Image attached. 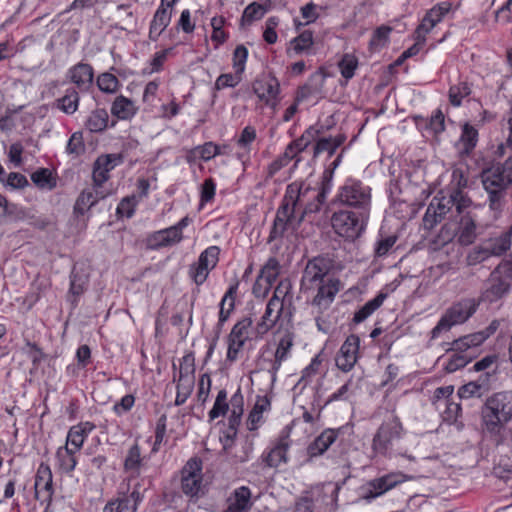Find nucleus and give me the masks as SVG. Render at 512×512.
Segmentation results:
<instances>
[{
	"mask_svg": "<svg viewBox=\"0 0 512 512\" xmlns=\"http://www.w3.org/2000/svg\"><path fill=\"white\" fill-rule=\"evenodd\" d=\"M247 57V48L244 45H238L233 52V68L237 74H242L244 72Z\"/></svg>",
	"mask_w": 512,
	"mask_h": 512,
	"instance_id": "61",
	"label": "nucleus"
},
{
	"mask_svg": "<svg viewBox=\"0 0 512 512\" xmlns=\"http://www.w3.org/2000/svg\"><path fill=\"white\" fill-rule=\"evenodd\" d=\"M95 428V424L89 421L72 426L67 434L66 445L70 444L73 450L80 451L86 438Z\"/></svg>",
	"mask_w": 512,
	"mask_h": 512,
	"instance_id": "25",
	"label": "nucleus"
},
{
	"mask_svg": "<svg viewBox=\"0 0 512 512\" xmlns=\"http://www.w3.org/2000/svg\"><path fill=\"white\" fill-rule=\"evenodd\" d=\"M253 90L258 98L264 101L266 105L272 108L277 106L280 84L275 77L257 80L253 85Z\"/></svg>",
	"mask_w": 512,
	"mask_h": 512,
	"instance_id": "19",
	"label": "nucleus"
},
{
	"mask_svg": "<svg viewBox=\"0 0 512 512\" xmlns=\"http://www.w3.org/2000/svg\"><path fill=\"white\" fill-rule=\"evenodd\" d=\"M346 140L345 134L339 133L335 136L319 137L314 146V157L323 152H327L332 156L338 147H340Z\"/></svg>",
	"mask_w": 512,
	"mask_h": 512,
	"instance_id": "29",
	"label": "nucleus"
},
{
	"mask_svg": "<svg viewBox=\"0 0 512 512\" xmlns=\"http://www.w3.org/2000/svg\"><path fill=\"white\" fill-rule=\"evenodd\" d=\"M512 285V263H500L484 281L480 299L493 303L506 296Z\"/></svg>",
	"mask_w": 512,
	"mask_h": 512,
	"instance_id": "5",
	"label": "nucleus"
},
{
	"mask_svg": "<svg viewBox=\"0 0 512 512\" xmlns=\"http://www.w3.org/2000/svg\"><path fill=\"white\" fill-rule=\"evenodd\" d=\"M210 271L211 270L207 267L201 266L199 263L195 262L190 265L189 276L196 285L200 286L206 281Z\"/></svg>",
	"mask_w": 512,
	"mask_h": 512,
	"instance_id": "63",
	"label": "nucleus"
},
{
	"mask_svg": "<svg viewBox=\"0 0 512 512\" xmlns=\"http://www.w3.org/2000/svg\"><path fill=\"white\" fill-rule=\"evenodd\" d=\"M333 171L325 170L318 188H312L302 182H292L287 185L285 194L277 209L271 227L268 242L275 241L284 236L296 218V208L299 203L310 194L315 198L325 199L332 190Z\"/></svg>",
	"mask_w": 512,
	"mask_h": 512,
	"instance_id": "1",
	"label": "nucleus"
},
{
	"mask_svg": "<svg viewBox=\"0 0 512 512\" xmlns=\"http://www.w3.org/2000/svg\"><path fill=\"white\" fill-rule=\"evenodd\" d=\"M228 410L229 403L227 402V392L225 389H222L218 392L214 405L209 411L208 415L210 421H213L220 416H224Z\"/></svg>",
	"mask_w": 512,
	"mask_h": 512,
	"instance_id": "45",
	"label": "nucleus"
},
{
	"mask_svg": "<svg viewBox=\"0 0 512 512\" xmlns=\"http://www.w3.org/2000/svg\"><path fill=\"white\" fill-rule=\"evenodd\" d=\"M111 113L119 119H129L136 113V107L130 99L121 95L114 100Z\"/></svg>",
	"mask_w": 512,
	"mask_h": 512,
	"instance_id": "33",
	"label": "nucleus"
},
{
	"mask_svg": "<svg viewBox=\"0 0 512 512\" xmlns=\"http://www.w3.org/2000/svg\"><path fill=\"white\" fill-rule=\"evenodd\" d=\"M289 430L290 428L287 426L282 432L275 446L269 452H267V454L263 455V461L267 466L276 468L282 463L287 462V451L291 442L289 439Z\"/></svg>",
	"mask_w": 512,
	"mask_h": 512,
	"instance_id": "20",
	"label": "nucleus"
},
{
	"mask_svg": "<svg viewBox=\"0 0 512 512\" xmlns=\"http://www.w3.org/2000/svg\"><path fill=\"white\" fill-rule=\"evenodd\" d=\"M21 351L31 360L34 369H38L39 365L45 358V354L42 349L36 343H32L29 340L26 341L25 345L21 348Z\"/></svg>",
	"mask_w": 512,
	"mask_h": 512,
	"instance_id": "49",
	"label": "nucleus"
},
{
	"mask_svg": "<svg viewBox=\"0 0 512 512\" xmlns=\"http://www.w3.org/2000/svg\"><path fill=\"white\" fill-rule=\"evenodd\" d=\"M279 271V261L275 257H270L260 270L258 276L265 280L268 286H272L279 275Z\"/></svg>",
	"mask_w": 512,
	"mask_h": 512,
	"instance_id": "37",
	"label": "nucleus"
},
{
	"mask_svg": "<svg viewBox=\"0 0 512 512\" xmlns=\"http://www.w3.org/2000/svg\"><path fill=\"white\" fill-rule=\"evenodd\" d=\"M291 44L297 54L302 53L313 45V33L310 30H305L295 37Z\"/></svg>",
	"mask_w": 512,
	"mask_h": 512,
	"instance_id": "57",
	"label": "nucleus"
},
{
	"mask_svg": "<svg viewBox=\"0 0 512 512\" xmlns=\"http://www.w3.org/2000/svg\"><path fill=\"white\" fill-rule=\"evenodd\" d=\"M172 10L173 9L159 5L150 24L165 31L171 22Z\"/></svg>",
	"mask_w": 512,
	"mask_h": 512,
	"instance_id": "51",
	"label": "nucleus"
},
{
	"mask_svg": "<svg viewBox=\"0 0 512 512\" xmlns=\"http://www.w3.org/2000/svg\"><path fill=\"white\" fill-rule=\"evenodd\" d=\"M308 197H312L313 198V201L307 203L303 209V211L299 214V216L294 219L293 222L296 221V224L299 225L305 217L311 215V214H316L320 211L322 205L324 204L325 202V199H320V198H315L314 197V194L312 195H309ZM294 223H292L293 225Z\"/></svg>",
	"mask_w": 512,
	"mask_h": 512,
	"instance_id": "59",
	"label": "nucleus"
},
{
	"mask_svg": "<svg viewBox=\"0 0 512 512\" xmlns=\"http://www.w3.org/2000/svg\"><path fill=\"white\" fill-rule=\"evenodd\" d=\"M485 432L495 445L503 444L505 424L512 419V391L495 393L489 397L482 411Z\"/></svg>",
	"mask_w": 512,
	"mask_h": 512,
	"instance_id": "3",
	"label": "nucleus"
},
{
	"mask_svg": "<svg viewBox=\"0 0 512 512\" xmlns=\"http://www.w3.org/2000/svg\"><path fill=\"white\" fill-rule=\"evenodd\" d=\"M146 248L149 250H159L163 247H168L167 240L165 238L164 229L155 231L149 234L146 238Z\"/></svg>",
	"mask_w": 512,
	"mask_h": 512,
	"instance_id": "60",
	"label": "nucleus"
},
{
	"mask_svg": "<svg viewBox=\"0 0 512 512\" xmlns=\"http://www.w3.org/2000/svg\"><path fill=\"white\" fill-rule=\"evenodd\" d=\"M119 497L110 500L103 508V512H135V507L130 508V499L124 492H118Z\"/></svg>",
	"mask_w": 512,
	"mask_h": 512,
	"instance_id": "40",
	"label": "nucleus"
},
{
	"mask_svg": "<svg viewBox=\"0 0 512 512\" xmlns=\"http://www.w3.org/2000/svg\"><path fill=\"white\" fill-rule=\"evenodd\" d=\"M76 452L77 451L67 445L57 449L56 460L58 467L62 472L70 474L74 471L77 465V459L75 457Z\"/></svg>",
	"mask_w": 512,
	"mask_h": 512,
	"instance_id": "31",
	"label": "nucleus"
},
{
	"mask_svg": "<svg viewBox=\"0 0 512 512\" xmlns=\"http://www.w3.org/2000/svg\"><path fill=\"white\" fill-rule=\"evenodd\" d=\"M105 195L98 190L97 187L86 188L77 197L73 207L75 216H83L91 207L97 204Z\"/></svg>",
	"mask_w": 512,
	"mask_h": 512,
	"instance_id": "24",
	"label": "nucleus"
},
{
	"mask_svg": "<svg viewBox=\"0 0 512 512\" xmlns=\"http://www.w3.org/2000/svg\"><path fill=\"white\" fill-rule=\"evenodd\" d=\"M97 86L101 91L112 94L118 90L119 80L112 73L104 72L98 76Z\"/></svg>",
	"mask_w": 512,
	"mask_h": 512,
	"instance_id": "52",
	"label": "nucleus"
},
{
	"mask_svg": "<svg viewBox=\"0 0 512 512\" xmlns=\"http://www.w3.org/2000/svg\"><path fill=\"white\" fill-rule=\"evenodd\" d=\"M251 490L241 486L233 491L228 498V506L223 512H249L252 507Z\"/></svg>",
	"mask_w": 512,
	"mask_h": 512,
	"instance_id": "23",
	"label": "nucleus"
},
{
	"mask_svg": "<svg viewBox=\"0 0 512 512\" xmlns=\"http://www.w3.org/2000/svg\"><path fill=\"white\" fill-rule=\"evenodd\" d=\"M241 75L242 74H237L236 71H235V74H231V73L221 74L220 76H218V78L215 81V89L221 90V89H224L227 87H235L236 85H238L240 83V81L242 79Z\"/></svg>",
	"mask_w": 512,
	"mask_h": 512,
	"instance_id": "62",
	"label": "nucleus"
},
{
	"mask_svg": "<svg viewBox=\"0 0 512 512\" xmlns=\"http://www.w3.org/2000/svg\"><path fill=\"white\" fill-rule=\"evenodd\" d=\"M66 152L75 156H79L85 152V144L82 132L77 131L71 135L66 146Z\"/></svg>",
	"mask_w": 512,
	"mask_h": 512,
	"instance_id": "56",
	"label": "nucleus"
},
{
	"mask_svg": "<svg viewBox=\"0 0 512 512\" xmlns=\"http://www.w3.org/2000/svg\"><path fill=\"white\" fill-rule=\"evenodd\" d=\"M472 206V200L461 189L460 183L456 187H451L446 194L441 191L434 196L428 205L423 216V226L427 230H432L438 223L445 219L447 214H462Z\"/></svg>",
	"mask_w": 512,
	"mask_h": 512,
	"instance_id": "2",
	"label": "nucleus"
},
{
	"mask_svg": "<svg viewBox=\"0 0 512 512\" xmlns=\"http://www.w3.org/2000/svg\"><path fill=\"white\" fill-rule=\"evenodd\" d=\"M491 256L489 248H487L486 244L483 242L481 245L475 246L469 251L466 256V263L468 266H475L484 262Z\"/></svg>",
	"mask_w": 512,
	"mask_h": 512,
	"instance_id": "47",
	"label": "nucleus"
},
{
	"mask_svg": "<svg viewBox=\"0 0 512 512\" xmlns=\"http://www.w3.org/2000/svg\"><path fill=\"white\" fill-rule=\"evenodd\" d=\"M33 183L40 188L52 189L56 183L52 180L51 171L47 168H40L31 175Z\"/></svg>",
	"mask_w": 512,
	"mask_h": 512,
	"instance_id": "53",
	"label": "nucleus"
},
{
	"mask_svg": "<svg viewBox=\"0 0 512 512\" xmlns=\"http://www.w3.org/2000/svg\"><path fill=\"white\" fill-rule=\"evenodd\" d=\"M341 75L346 79H351L355 70L358 67V59L353 54L346 53L342 56L341 60L338 63Z\"/></svg>",
	"mask_w": 512,
	"mask_h": 512,
	"instance_id": "48",
	"label": "nucleus"
},
{
	"mask_svg": "<svg viewBox=\"0 0 512 512\" xmlns=\"http://www.w3.org/2000/svg\"><path fill=\"white\" fill-rule=\"evenodd\" d=\"M195 358L193 353L184 355L180 360L178 378L181 381L194 382Z\"/></svg>",
	"mask_w": 512,
	"mask_h": 512,
	"instance_id": "36",
	"label": "nucleus"
},
{
	"mask_svg": "<svg viewBox=\"0 0 512 512\" xmlns=\"http://www.w3.org/2000/svg\"><path fill=\"white\" fill-rule=\"evenodd\" d=\"M108 113L104 109H97L91 113L86 121V128L91 132H101L107 127Z\"/></svg>",
	"mask_w": 512,
	"mask_h": 512,
	"instance_id": "35",
	"label": "nucleus"
},
{
	"mask_svg": "<svg viewBox=\"0 0 512 512\" xmlns=\"http://www.w3.org/2000/svg\"><path fill=\"white\" fill-rule=\"evenodd\" d=\"M470 93L471 89L466 82H460L459 84L452 85L448 92L449 101L453 106L459 107L462 100L469 96Z\"/></svg>",
	"mask_w": 512,
	"mask_h": 512,
	"instance_id": "44",
	"label": "nucleus"
},
{
	"mask_svg": "<svg viewBox=\"0 0 512 512\" xmlns=\"http://www.w3.org/2000/svg\"><path fill=\"white\" fill-rule=\"evenodd\" d=\"M182 492L191 498H199L205 494L203 484L202 460L194 457L187 461L181 471Z\"/></svg>",
	"mask_w": 512,
	"mask_h": 512,
	"instance_id": "12",
	"label": "nucleus"
},
{
	"mask_svg": "<svg viewBox=\"0 0 512 512\" xmlns=\"http://www.w3.org/2000/svg\"><path fill=\"white\" fill-rule=\"evenodd\" d=\"M35 497L37 499L43 496V501L48 504L52 502L53 489V475L48 464L41 463L37 469L35 476Z\"/></svg>",
	"mask_w": 512,
	"mask_h": 512,
	"instance_id": "18",
	"label": "nucleus"
},
{
	"mask_svg": "<svg viewBox=\"0 0 512 512\" xmlns=\"http://www.w3.org/2000/svg\"><path fill=\"white\" fill-rule=\"evenodd\" d=\"M336 199L343 205L370 215L371 188L361 181L349 178L339 188Z\"/></svg>",
	"mask_w": 512,
	"mask_h": 512,
	"instance_id": "7",
	"label": "nucleus"
},
{
	"mask_svg": "<svg viewBox=\"0 0 512 512\" xmlns=\"http://www.w3.org/2000/svg\"><path fill=\"white\" fill-rule=\"evenodd\" d=\"M341 288V281L336 278L300 288V291L311 305L313 313L323 315L331 307Z\"/></svg>",
	"mask_w": 512,
	"mask_h": 512,
	"instance_id": "6",
	"label": "nucleus"
},
{
	"mask_svg": "<svg viewBox=\"0 0 512 512\" xmlns=\"http://www.w3.org/2000/svg\"><path fill=\"white\" fill-rule=\"evenodd\" d=\"M142 464L140 447L138 444H134L128 450L127 456L124 461V469L139 474V470Z\"/></svg>",
	"mask_w": 512,
	"mask_h": 512,
	"instance_id": "42",
	"label": "nucleus"
},
{
	"mask_svg": "<svg viewBox=\"0 0 512 512\" xmlns=\"http://www.w3.org/2000/svg\"><path fill=\"white\" fill-rule=\"evenodd\" d=\"M511 238H512V226L508 228V230L498 237L490 238L484 243L487 248H489L490 254L492 256H501L506 253L511 247Z\"/></svg>",
	"mask_w": 512,
	"mask_h": 512,
	"instance_id": "30",
	"label": "nucleus"
},
{
	"mask_svg": "<svg viewBox=\"0 0 512 512\" xmlns=\"http://www.w3.org/2000/svg\"><path fill=\"white\" fill-rule=\"evenodd\" d=\"M338 278L334 272L333 260L325 256L309 259L302 271L300 288Z\"/></svg>",
	"mask_w": 512,
	"mask_h": 512,
	"instance_id": "10",
	"label": "nucleus"
},
{
	"mask_svg": "<svg viewBox=\"0 0 512 512\" xmlns=\"http://www.w3.org/2000/svg\"><path fill=\"white\" fill-rule=\"evenodd\" d=\"M79 101L80 97L78 91L70 87L66 89L64 96L54 101L53 107L67 115H72L78 110Z\"/></svg>",
	"mask_w": 512,
	"mask_h": 512,
	"instance_id": "27",
	"label": "nucleus"
},
{
	"mask_svg": "<svg viewBox=\"0 0 512 512\" xmlns=\"http://www.w3.org/2000/svg\"><path fill=\"white\" fill-rule=\"evenodd\" d=\"M220 249L218 246L206 248L199 256L197 263L212 270L219 261Z\"/></svg>",
	"mask_w": 512,
	"mask_h": 512,
	"instance_id": "50",
	"label": "nucleus"
},
{
	"mask_svg": "<svg viewBox=\"0 0 512 512\" xmlns=\"http://www.w3.org/2000/svg\"><path fill=\"white\" fill-rule=\"evenodd\" d=\"M481 182L488 195V206L501 213L506 204L507 190L512 185V156L503 163H496L481 172Z\"/></svg>",
	"mask_w": 512,
	"mask_h": 512,
	"instance_id": "4",
	"label": "nucleus"
},
{
	"mask_svg": "<svg viewBox=\"0 0 512 512\" xmlns=\"http://www.w3.org/2000/svg\"><path fill=\"white\" fill-rule=\"evenodd\" d=\"M387 298V293L380 292L375 298L366 302L360 309L354 313L353 322L360 324L365 321L374 311H376Z\"/></svg>",
	"mask_w": 512,
	"mask_h": 512,
	"instance_id": "32",
	"label": "nucleus"
},
{
	"mask_svg": "<svg viewBox=\"0 0 512 512\" xmlns=\"http://www.w3.org/2000/svg\"><path fill=\"white\" fill-rule=\"evenodd\" d=\"M123 162L121 154L99 156L93 164L92 178L94 186L100 188L109 179V172Z\"/></svg>",
	"mask_w": 512,
	"mask_h": 512,
	"instance_id": "16",
	"label": "nucleus"
},
{
	"mask_svg": "<svg viewBox=\"0 0 512 512\" xmlns=\"http://www.w3.org/2000/svg\"><path fill=\"white\" fill-rule=\"evenodd\" d=\"M197 151L200 152V159L203 161H209L215 156L222 154L220 146L211 141L197 146Z\"/></svg>",
	"mask_w": 512,
	"mask_h": 512,
	"instance_id": "64",
	"label": "nucleus"
},
{
	"mask_svg": "<svg viewBox=\"0 0 512 512\" xmlns=\"http://www.w3.org/2000/svg\"><path fill=\"white\" fill-rule=\"evenodd\" d=\"M369 216L366 212L340 210L333 213L331 224L335 233L346 240L353 241L364 232Z\"/></svg>",
	"mask_w": 512,
	"mask_h": 512,
	"instance_id": "8",
	"label": "nucleus"
},
{
	"mask_svg": "<svg viewBox=\"0 0 512 512\" xmlns=\"http://www.w3.org/2000/svg\"><path fill=\"white\" fill-rule=\"evenodd\" d=\"M360 338L356 334L349 335L341 345L336 358V366L343 372L353 369L359 358Z\"/></svg>",
	"mask_w": 512,
	"mask_h": 512,
	"instance_id": "15",
	"label": "nucleus"
},
{
	"mask_svg": "<svg viewBox=\"0 0 512 512\" xmlns=\"http://www.w3.org/2000/svg\"><path fill=\"white\" fill-rule=\"evenodd\" d=\"M67 77L80 91H87L93 83L94 69L88 63L79 62L69 68Z\"/></svg>",
	"mask_w": 512,
	"mask_h": 512,
	"instance_id": "22",
	"label": "nucleus"
},
{
	"mask_svg": "<svg viewBox=\"0 0 512 512\" xmlns=\"http://www.w3.org/2000/svg\"><path fill=\"white\" fill-rule=\"evenodd\" d=\"M293 345L294 333L286 331L283 334V336L279 339L274 357L278 358L279 360H287Z\"/></svg>",
	"mask_w": 512,
	"mask_h": 512,
	"instance_id": "41",
	"label": "nucleus"
},
{
	"mask_svg": "<svg viewBox=\"0 0 512 512\" xmlns=\"http://www.w3.org/2000/svg\"><path fill=\"white\" fill-rule=\"evenodd\" d=\"M239 283L235 282L232 284L228 290L225 292L221 302H220V311H219V320L218 327L219 329L223 326V324L229 318L231 312L235 307V296L237 294Z\"/></svg>",
	"mask_w": 512,
	"mask_h": 512,
	"instance_id": "28",
	"label": "nucleus"
},
{
	"mask_svg": "<svg viewBox=\"0 0 512 512\" xmlns=\"http://www.w3.org/2000/svg\"><path fill=\"white\" fill-rule=\"evenodd\" d=\"M404 481L405 476L402 473L385 474L362 485L359 488V497L366 502H371Z\"/></svg>",
	"mask_w": 512,
	"mask_h": 512,
	"instance_id": "13",
	"label": "nucleus"
},
{
	"mask_svg": "<svg viewBox=\"0 0 512 512\" xmlns=\"http://www.w3.org/2000/svg\"><path fill=\"white\" fill-rule=\"evenodd\" d=\"M478 303L474 299H463L446 310L436 326L431 331V339H436L441 333L449 331L454 325L467 321L477 310Z\"/></svg>",
	"mask_w": 512,
	"mask_h": 512,
	"instance_id": "9",
	"label": "nucleus"
},
{
	"mask_svg": "<svg viewBox=\"0 0 512 512\" xmlns=\"http://www.w3.org/2000/svg\"><path fill=\"white\" fill-rule=\"evenodd\" d=\"M173 381H177V395L175 399V405H183L193 390L194 382L181 381L176 379V374H174Z\"/></svg>",
	"mask_w": 512,
	"mask_h": 512,
	"instance_id": "58",
	"label": "nucleus"
},
{
	"mask_svg": "<svg viewBox=\"0 0 512 512\" xmlns=\"http://www.w3.org/2000/svg\"><path fill=\"white\" fill-rule=\"evenodd\" d=\"M252 323H253V320L251 317H245V318L239 320L233 326V328L228 336L247 341L249 339L248 330L252 326Z\"/></svg>",
	"mask_w": 512,
	"mask_h": 512,
	"instance_id": "55",
	"label": "nucleus"
},
{
	"mask_svg": "<svg viewBox=\"0 0 512 512\" xmlns=\"http://www.w3.org/2000/svg\"><path fill=\"white\" fill-rule=\"evenodd\" d=\"M475 358V353H456L449 358L448 362L444 366L447 373H453L460 368L465 367Z\"/></svg>",
	"mask_w": 512,
	"mask_h": 512,
	"instance_id": "38",
	"label": "nucleus"
},
{
	"mask_svg": "<svg viewBox=\"0 0 512 512\" xmlns=\"http://www.w3.org/2000/svg\"><path fill=\"white\" fill-rule=\"evenodd\" d=\"M338 432L334 429L324 430L312 443L307 447V454L310 458L322 455L336 441Z\"/></svg>",
	"mask_w": 512,
	"mask_h": 512,
	"instance_id": "26",
	"label": "nucleus"
},
{
	"mask_svg": "<svg viewBox=\"0 0 512 512\" xmlns=\"http://www.w3.org/2000/svg\"><path fill=\"white\" fill-rule=\"evenodd\" d=\"M392 27L382 25L378 27L372 34L369 41L370 50H380L389 42V34L392 31Z\"/></svg>",
	"mask_w": 512,
	"mask_h": 512,
	"instance_id": "39",
	"label": "nucleus"
},
{
	"mask_svg": "<svg viewBox=\"0 0 512 512\" xmlns=\"http://www.w3.org/2000/svg\"><path fill=\"white\" fill-rule=\"evenodd\" d=\"M266 10L257 2H253L249 4L243 12L242 15V24H251L255 20L261 19Z\"/></svg>",
	"mask_w": 512,
	"mask_h": 512,
	"instance_id": "54",
	"label": "nucleus"
},
{
	"mask_svg": "<svg viewBox=\"0 0 512 512\" xmlns=\"http://www.w3.org/2000/svg\"><path fill=\"white\" fill-rule=\"evenodd\" d=\"M402 429V424L396 416L383 422L373 437V451L376 454L386 455L391 448L392 441L400 438Z\"/></svg>",
	"mask_w": 512,
	"mask_h": 512,
	"instance_id": "14",
	"label": "nucleus"
},
{
	"mask_svg": "<svg viewBox=\"0 0 512 512\" xmlns=\"http://www.w3.org/2000/svg\"><path fill=\"white\" fill-rule=\"evenodd\" d=\"M479 140L478 129L465 122L461 125V134L456 144L461 158L469 157L476 148Z\"/></svg>",
	"mask_w": 512,
	"mask_h": 512,
	"instance_id": "21",
	"label": "nucleus"
},
{
	"mask_svg": "<svg viewBox=\"0 0 512 512\" xmlns=\"http://www.w3.org/2000/svg\"><path fill=\"white\" fill-rule=\"evenodd\" d=\"M288 291L283 290L282 284L276 287L274 295L269 299L265 312L255 327V337H263L279 320Z\"/></svg>",
	"mask_w": 512,
	"mask_h": 512,
	"instance_id": "11",
	"label": "nucleus"
},
{
	"mask_svg": "<svg viewBox=\"0 0 512 512\" xmlns=\"http://www.w3.org/2000/svg\"><path fill=\"white\" fill-rule=\"evenodd\" d=\"M454 219L458 222V227L457 230L449 235V238L457 236L458 242L461 245L467 246L472 244L477 237V226L474 217L467 209L464 213L455 215Z\"/></svg>",
	"mask_w": 512,
	"mask_h": 512,
	"instance_id": "17",
	"label": "nucleus"
},
{
	"mask_svg": "<svg viewBox=\"0 0 512 512\" xmlns=\"http://www.w3.org/2000/svg\"><path fill=\"white\" fill-rule=\"evenodd\" d=\"M22 217V210H20L16 204L9 203L7 198L0 194V220H19L22 219Z\"/></svg>",
	"mask_w": 512,
	"mask_h": 512,
	"instance_id": "43",
	"label": "nucleus"
},
{
	"mask_svg": "<svg viewBox=\"0 0 512 512\" xmlns=\"http://www.w3.org/2000/svg\"><path fill=\"white\" fill-rule=\"evenodd\" d=\"M226 455L227 460L233 464L237 465L240 463L247 462L250 458V454L252 452V444L245 442L240 447L233 445L229 451H223Z\"/></svg>",
	"mask_w": 512,
	"mask_h": 512,
	"instance_id": "34",
	"label": "nucleus"
},
{
	"mask_svg": "<svg viewBox=\"0 0 512 512\" xmlns=\"http://www.w3.org/2000/svg\"><path fill=\"white\" fill-rule=\"evenodd\" d=\"M323 81H324V77L322 74H320V73L313 74L310 77V82H315V86H313L312 84H306V85L302 86L298 91L296 100L302 101V100L308 98L309 96L319 92L320 88L322 87Z\"/></svg>",
	"mask_w": 512,
	"mask_h": 512,
	"instance_id": "46",
	"label": "nucleus"
}]
</instances>
